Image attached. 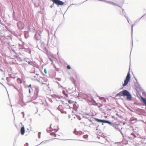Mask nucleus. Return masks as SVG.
Here are the masks:
<instances>
[{
    "instance_id": "obj_6",
    "label": "nucleus",
    "mask_w": 146,
    "mask_h": 146,
    "mask_svg": "<svg viewBox=\"0 0 146 146\" xmlns=\"http://www.w3.org/2000/svg\"><path fill=\"white\" fill-rule=\"evenodd\" d=\"M126 90H124L120 92L117 94L116 96H125V92Z\"/></svg>"
},
{
    "instance_id": "obj_10",
    "label": "nucleus",
    "mask_w": 146,
    "mask_h": 146,
    "mask_svg": "<svg viewBox=\"0 0 146 146\" xmlns=\"http://www.w3.org/2000/svg\"><path fill=\"white\" fill-rule=\"evenodd\" d=\"M67 68L68 69H69V70L70 69H71V67H70V66L69 65H67Z\"/></svg>"
},
{
    "instance_id": "obj_7",
    "label": "nucleus",
    "mask_w": 146,
    "mask_h": 146,
    "mask_svg": "<svg viewBox=\"0 0 146 146\" xmlns=\"http://www.w3.org/2000/svg\"><path fill=\"white\" fill-rule=\"evenodd\" d=\"M21 135H23L25 133V129L24 126L22 127L21 128Z\"/></svg>"
},
{
    "instance_id": "obj_9",
    "label": "nucleus",
    "mask_w": 146,
    "mask_h": 146,
    "mask_svg": "<svg viewBox=\"0 0 146 146\" xmlns=\"http://www.w3.org/2000/svg\"><path fill=\"white\" fill-rule=\"evenodd\" d=\"M142 99L143 102L145 104V105L146 106V99H144L143 98H142Z\"/></svg>"
},
{
    "instance_id": "obj_14",
    "label": "nucleus",
    "mask_w": 146,
    "mask_h": 146,
    "mask_svg": "<svg viewBox=\"0 0 146 146\" xmlns=\"http://www.w3.org/2000/svg\"><path fill=\"white\" fill-rule=\"evenodd\" d=\"M50 60L52 62H53V61L50 58Z\"/></svg>"
},
{
    "instance_id": "obj_13",
    "label": "nucleus",
    "mask_w": 146,
    "mask_h": 146,
    "mask_svg": "<svg viewBox=\"0 0 146 146\" xmlns=\"http://www.w3.org/2000/svg\"><path fill=\"white\" fill-rule=\"evenodd\" d=\"M68 103L69 104H71V103H72V102H71V101H70V100H69L68 101Z\"/></svg>"
},
{
    "instance_id": "obj_2",
    "label": "nucleus",
    "mask_w": 146,
    "mask_h": 146,
    "mask_svg": "<svg viewBox=\"0 0 146 146\" xmlns=\"http://www.w3.org/2000/svg\"><path fill=\"white\" fill-rule=\"evenodd\" d=\"M55 4L58 5H63L64 4L63 2L59 0H51Z\"/></svg>"
},
{
    "instance_id": "obj_16",
    "label": "nucleus",
    "mask_w": 146,
    "mask_h": 146,
    "mask_svg": "<svg viewBox=\"0 0 146 146\" xmlns=\"http://www.w3.org/2000/svg\"><path fill=\"white\" fill-rule=\"evenodd\" d=\"M29 92L30 93V89H29Z\"/></svg>"
},
{
    "instance_id": "obj_3",
    "label": "nucleus",
    "mask_w": 146,
    "mask_h": 146,
    "mask_svg": "<svg viewBox=\"0 0 146 146\" xmlns=\"http://www.w3.org/2000/svg\"><path fill=\"white\" fill-rule=\"evenodd\" d=\"M17 27L19 29H22L24 27V25L22 22H19L18 23Z\"/></svg>"
},
{
    "instance_id": "obj_11",
    "label": "nucleus",
    "mask_w": 146,
    "mask_h": 146,
    "mask_svg": "<svg viewBox=\"0 0 146 146\" xmlns=\"http://www.w3.org/2000/svg\"><path fill=\"white\" fill-rule=\"evenodd\" d=\"M50 135H54V137H56V135L54 133H51L50 134Z\"/></svg>"
},
{
    "instance_id": "obj_4",
    "label": "nucleus",
    "mask_w": 146,
    "mask_h": 146,
    "mask_svg": "<svg viewBox=\"0 0 146 146\" xmlns=\"http://www.w3.org/2000/svg\"><path fill=\"white\" fill-rule=\"evenodd\" d=\"M95 120L96 121L99 122H103L104 123H108L110 125H111V122L108 121L99 119H96Z\"/></svg>"
},
{
    "instance_id": "obj_5",
    "label": "nucleus",
    "mask_w": 146,
    "mask_h": 146,
    "mask_svg": "<svg viewBox=\"0 0 146 146\" xmlns=\"http://www.w3.org/2000/svg\"><path fill=\"white\" fill-rule=\"evenodd\" d=\"M125 96H127V100H131V96L127 90H126L125 95Z\"/></svg>"
},
{
    "instance_id": "obj_15",
    "label": "nucleus",
    "mask_w": 146,
    "mask_h": 146,
    "mask_svg": "<svg viewBox=\"0 0 146 146\" xmlns=\"http://www.w3.org/2000/svg\"><path fill=\"white\" fill-rule=\"evenodd\" d=\"M31 84H30L29 85V87H31Z\"/></svg>"
},
{
    "instance_id": "obj_1",
    "label": "nucleus",
    "mask_w": 146,
    "mask_h": 146,
    "mask_svg": "<svg viewBox=\"0 0 146 146\" xmlns=\"http://www.w3.org/2000/svg\"><path fill=\"white\" fill-rule=\"evenodd\" d=\"M130 79V75L129 72L127 73V75L126 77V79L124 80V83L123 84V86H126L129 82V81Z\"/></svg>"
},
{
    "instance_id": "obj_12",
    "label": "nucleus",
    "mask_w": 146,
    "mask_h": 146,
    "mask_svg": "<svg viewBox=\"0 0 146 146\" xmlns=\"http://www.w3.org/2000/svg\"><path fill=\"white\" fill-rule=\"evenodd\" d=\"M44 72L45 73V74L47 73V71L46 70V68H45L44 70Z\"/></svg>"
},
{
    "instance_id": "obj_8",
    "label": "nucleus",
    "mask_w": 146,
    "mask_h": 146,
    "mask_svg": "<svg viewBox=\"0 0 146 146\" xmlns=\"http://www.w3.org/2000/svg\"><path fill=\"white\" fill-rule=\"evenodd\" d=\"M135 135L133 133H131V136L129 137L130 138H131V139H133L135 138Z\"/></svg>"
}]
</instances>
